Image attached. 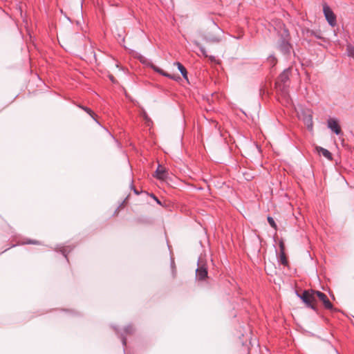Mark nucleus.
<instances>
[{
	"label": "nucleus",
	"mask_w": 354,
	"mask_h": 354,
	"mask_svg": "<svg viewBox=\"0 0 354 354\" xmlns=\"http://www.w3.org/2000/svg\"><path fill=\"white\" fill-rule=\"evenodd\" d=\"M151 68L156 73L160 74L162 76L169 77V79L174 80L177 82L181 80L180 77L178 75L169 74V73L164 71L162 69L160 68L159 67L155 66L154 64H151Z\"/></svg>",
	"instance_id": "nucleus-8"
},
{
	"label": "nucleus",
	"mask_w": 354,
	"mask_h": 354,
	"mask_svg": "<svg viewBox=\"0 0 354 354\" xmlns=\"http://www.w3.org/2000/svg\"><path fill=\"white\" fill-rule=\"evenodd\" d=\"M133 192H134V193H135L136 195H139V194H140V193H139V192H138L136 189H135V188H133Z\"/></svg>",
	"instance_id": "nucleus-28"
},
{
	"label": "nucleus",
	"mask_w": 354,
	"mask_h": 354,
	"mask_svg": "<svg viewBox=\"0 0 354 354\" xmlns=\"http://www.w3.org/2000/svg\"><path fill=\"white\" fill-rule=\"evenodd\" d=\"M154 176L160 180H165L168 176V171L165 168L162 167L160 165H158V168L155 171Z\"/></svg>",
	"instance_id": "nucleus-9"
},
{
	"label": "nucleus",
	"mask_w": 354,
	"mask_h": 354,
	"mask_svg": "<svg viewBox=\"0 0 354 354\" xmlns=\"http://www.w3.org/2000/svg\"><path fill=\"white\" fill-rule=\"evenodd\" d=\"M205 40L207 41L216 42V43H217V42H218L220 41V39L218 37H205Z\"/></svg>",
	"instance_id": "nucleus-21"
},
{
	"label": "nucleus",
	"mask_w": 354,
	"mask_h": 354,
	"mask_svg": "<svg viewBox=\"0 0 354 354\" xmlns=\"http://www.w3.org/2000/svg\"><path fill=\"white\" fill-rule=\"evenodd\" d=\"M308 32H309L310 36H314V37H315L317 39H322V36H321L320 33H317V32H315L313 30H310Z\"/></svg>",
	"instance_id": "nucleus-22"
},
{
	"label": "nucleus",
	"mask_w": 354,
	"mask_h": 354,
	"mask_svg": "<svg viewBox=\"0 0 354 354\" xmlns=\"http://www.w3.org/2000/svg\"><path fill=\"white\" fill-rule=\"evenodd\" d=\"M346 51L349 57H354V45L348 44L346 46Z\"/></svg>",
	"instance_id": "nucleus-17"
},
{
	"label": "nucleus",
	"mask_w": 354,
	"mask_h": 354,
	"mask_svg": "<svg viewBox=\"0 0 354 354\" xmlns=\"http://www.w3.org/2000/svg\"><path fill=\"white\" fill-rule=\"evenodd\" d=\"M279 262L286 266L288 265V259L286 258V254H285V252H279Z\"/></svg>",
	"instance_id": "nucleus-15"
},
{
	"label": "nucleus",
	"mask_w": 354,
	"mask_h": 354,
	"mask_svg": "<svg viewBox=\"0 0 354 354\" xmlns=\"http://www.w3.org/2000/svg\"><path fill=\"white\" fill-rule=\"evenodd\" d=\"M133 333H134V328L133 327V326L129 325L124 328V333L120 334L119 337L121 339L122 343L124 346H125L127 344V339H126L125 335H131Z\"/></svg>",
	"instance_id": "nucleus-10"
},
{
	"label": "nucleus",
	"mask_w": 354,
	"mask_h": 354,
	"mask_svg": "<svg viewBox=\"0 0 354 354\" xmlns=\"http://www.w3.org/2000/svg\"><path fill=\"white\" fill-rule=\"evenodd\" d=\"M327 127L336 135H340L342 133L340 125L339 124L338 121L335 118H330L327 120Z\"/></svg>",
	"instance_id": "nucleus-7"
},
{
	"label": "nucleus",
	"mask_w": 354,
	"mask_h": 354,
	"mask_svg": "<svg viewBox=\"0 0 354 354\" xmlns=\"http://www.w3.org/2000/svg\"><path fill=\"white\" fill-rule=\"evenodd\" d=\"M198 266L196 270V279L199 281H203L207 277V268L205 264L201 263L200 261L198 263Z\"/></svg>",
	"instance_id": "nucleus-6"
},
{
	"label": "nucleus",
	"mask_w": 354,
	"mask_h": 354,
	"mask_svg": "<svg viewBox=\"0 0 354 354\" xmlns=\"http://www.w3.org/2000/svg\"><path fill=\"white\" fill-rule=\"evenodd\" d=\"M110 79H111V80L112 82H114V78H113V76H111V77H110Z\"/></svg>",
	"instance_id": "nucleus-29"
},
{
	"label": "nucleus",
	"mask_w": 354,
	"mask_h": 354,
	"mask_svg": "<svg viewBox=\"0 0 354 354\" xmlns=\"http://www.w3.org/2000/svg\"><path fill=\"white\" fill-rule=\"evenodd\" d=\"M291 74V68H288L285 69L279 76L277 82L276 86L283 95H286L288 93V88L289 87L290 75Z\"/></svg>",
	"instance_id": "nucleus-2"
},
{
	"label": "nucleus",
	"mask_w": 354,
	"mask_h": 354,
	"mask_svg": "<svg viewBox=\"0 0 354 354\" xmlns=\"http://www.w3.org/2000/svg\"><path fill=\"white\" fill-rule=\"evenodd\" d=\"M150 196H151V198H153L154 199V201L158 204L161 205V202L160 201V200L153 194H151Z\"/></svg>",
	"instance_id": "nucleus-27"
},
{
	"label": "nucleus",
	"mask_w": 354,
	"mask_h": 354,
	"mask_svg": "<svg viewBox=\"0 0 354 354\" xmlns=\"http://www.w3.org/2000/svg\"><path fill=\"white\" fill-rule=\"evenodd\" d=\"M174 65L177 66L178 69L180 72L183 78L187 79V69L184 67V66L178 62H174Z\"/></svg>",
	"instance_id": "nucleus-13"
},
{
	"label": "nucleus",
	"mask_w": 354,
	"mask_h": 354,
	"mask_svg": "<svg viewBox=\"0 0 354 354\" xmlns=\"http://www.w3.org/2000/svg\"><path fill=\"white\" fill-rule=\"evenodd\" d=\"M279 41L277 42V49L286 57H289L293 51L292 45L290 44V35L289 30L283 27V29L279 32Z\"/></svg>",
	"instance_id": "nucleus-1"
},
{
	"label": "nucleus",
	"mask_w": 354,
	"mask_h": 354,
	"mask_svg": "<svg viewBox=\"0 0 354 354\" xmlns=\"http://www.w3.org/2000/svg\"><path fill=\"white\" fill-rule=\"evenodd\" d=\"M279 248H280V252H285V245L283 241H279Z\"/></svg>",
	"instance_id": "nucleus-25"
},
{
	"label": "nucleus",
	"mask_w": 354,
	"mask_h": 354,
	"mask_svg": "<svg viewBox=\"0 0 354 354\" xmlns=\"http://www.w3.org/2000/svg\"><path fill=\"white\" fill-rule=\"evenodd\" d=\"M80 108H81L82 110L86 111L92 118H93L94 120H95L97 123H99L97 120L95 119V113L88 107L84 106H79Z\"/></svg>",
	"instance_id": "nucleus-16"
},
{
	"label": "nucleus",
	"mask_w": 354,
	"mask_h": 354,
	"mask_svg": "<svg viewBox=\"0 0 354 354\" xmlns=\"http://www.w3.org/2000/svg\"><path fill=\"white\" fill-rule=\"evenodd\" d=\"M313 292L315 294V302L316 301V297H317L319 300L323 303V305L326 309L330 310L331 311L335 310L333 305L329 301L326 294L318 290H315Z\"/></svg>",
	"instance_id": "nucleus-4"
},
{
	"label": "nucleus",
	"mask_w": 354,
	"mask_h": 354,
	"mask_svg": "<svg viewBox=\"0 0 354 354\" xmlns=\"http://www.w3.org/2000/svg\"><path fill=\"white\" fill-rule=\"evenodd\" d=\"M267 220H268V222L269 223V224L270 225V226L276 230L277 224H276L274 220L273 219V218L271 216H268Z\"/></svg>",
	"instance_id": "nucleus-19"
},
{
	"label": "nucleus",
	"mask_w": 354,
	"mask_h": 354,
	"mask_svg": "<svg viewBox=\"0 0 354 354\" xmlns=\"http://www.w3.org/2000/svg\"><path fill=\"white\" fill-rule=\"evenodd\" d=\"M323 12L329 25L332 27L335 26L337 24L336 17L331 8L328 5L325 4L323 6Z\"/></svg>",
	"instance_id": "nucleus-5"
},
{
	"label": "nucleus",
	"mask_w": 354,
	"mask_h": 354,
	"mask_svg": "<svg viewBox=\"0 0 354 354\" xmlns=\"http://www.w3.org/2000/svg\"><path fill=\"white\" fill-rule=\"evenodd\" d=\"M303 121L306 126L307 129L309 131H313V116L311 114H306L303 118Z\"/></svg>",
	"instance_id": "nucleus-11"
},
{
	"label": "nucleus",
	"mask_w": 354,
	"mask_h": 354,
	"mask_svg": "<svg viewBox=\"0 0 354 354\" xmlns=\"http://www.w3.org/2000/svg\"><path fill=\"white\" fill-rule=\"evenodd\" d=\"M72 248L71 246H64L60 250L62 254L66 258L67 254L72 250Z\"/></svg>",
	"instance_id": "nucleus-18"
},
{
	"label": "nucleus",
	"mask_w": 354,
	"mask_h": 354,
	"mask_svg": "<svg viewBox=\"0 0 354 354\" xmlns=\"http://www.w3.org/2000/svg\"><path fill=\"white\" fill-rule=\"evenodd\" d=\"M317 151L319 154H322L323 156L326 158L328 160H332V154L331 153L326 149H324L322 147H317Z\"/></svg>",
	"instance_id": "nucleus-12"
},
{
	"label": "nucleus",
	"mask_w": 354,
	"mask_h": 354,
	"mask_svg": "<svg viewBox=\"0 0 354 354\" xmlns=\"http://www.w3.org/2000/svg\"><path fill=\"white\" fill-rule=\"evenodd\" d=\"M314 290H304L302 294H299L297 292V295L303 301L306 306L317 313H319V310L315 304V294Z\"/></svg>",
	"instance_id": "nucleus-3"
},
{
	"label": "nucleus",
	"mask_w": 354,
	"mask_h": 354,
	"mask_svg": "<svg viewBox=\"0 0 354 354\" xmlns=\"http://www.w3.org/2000/svg\"><path fill=\"white\" fill-rule=\"evenodd\" d=\"M142 116L147 122L150 121V118H149V116L147 115V114L146 113V112L145 111L142 113Z\"/></svg>",
	"instance_id": "nucleus-26"
},
{
	"label": "nucleus",
	"mask_w": 354,
	"mask_h": 354,
	"mask_svg": "<svg viewBox=\"0 0 354 354\" xmlns=\"http://www.w3.org/2000/svg\"><path fill=\"white\" fill-rule=\"evenodd\" d=\"M268 61L270 62V64L272 65V66H274L277 63V59L275 58L274 56H270L268 57Z\"/></svg>",
	"instance_id": "nucleus-24"
},
{
	"label": "nucleus",
	"mask_w": 354,
	"mask_h": 354,
	"mask_svg": "<svg viewBox=\"0 0 354 354\" xmlns=\"http://www.w3.org/2000/svg\"><path fill=\"white\" fill-rule=\"evenodd\" d=\"M171 273L173 278H175L176 276V269L174 261L171 262Z\"/></svg>",
	"instance_id": "nucleus-23"
},
{
	"label": "nucleus",
	"mask_w": 354,
	"mask_h": 354,
	"mask_svg": "<svg viewBox=\"0 0 354 354\" xmlns=\"http://www.w3.org/2000/svg\"><path fill=\"white\" fill-rule=\"evenodd\" d=\"M24 243H25V244L39 245V244H40V242H39V241H36V240H32V239H26V240L24 241Z\"/></svg>",
	"instance_id": "nucleus-20"
},
{
	"label": "nucleus",
	"mask_w": 354,
	"mask_h": 354,
	"mask_svg": "<svg viewBox=\"0 0 354 354\" xmlns=\"http://www.w3.org/2000/svg\"><path fill=\"white\" fill-rule=\"evenodd\" d=\"M196 45L198 46L199 49H200V51L201 52V53L203 54V56H205V57H209V59L212 61V62H214L216 60L215 59V57L214 56H209L207 55V50L203 46H201L200 44L198 43H196Z\"/></svg>",
	"instance_id": "nucleus-14"
}]
</instances>
